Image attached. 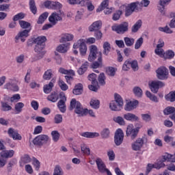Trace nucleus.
Here are the masks:
<instances>
[{
    "label": "nucleus",
    "mask_w": 175,
    "mask_h": 175,
    "mask_svg": "<svg viewBox=\"0 0 175 175\" xmlns=\"http://www.w3.org/2000/svg\"><path fill=\"white\" fill-rule=\"evenodd\" d=\"M46 39L44 36H40L33 40V43L36 44L35 51L37 53L36 61H38V59H42L44 54H46L44 51L45 46L44 42H46Z\"/></svg>",
    "instance_id": "nucleus-1"
},
{
    "label": "nucleus",
    "mask_w": 175,
    "mask_h": 175,
    "mask_svg": "<svg viewBox=\"0 0 175 175\" xmlns=\"http://www.w3.org/2000/svg\"><path fill=\"white\" fill-rule=\"evenodd\" d=\"M64 16H65L64 11L59 10L54 12L49 16V21L53 24V25H57L59 21H62Z\"/></svg>",
    "instance_id": "nucleus-2"
},
{
    "label": "nucleus",
    "mask_w": 175,
    "mask_h": 175,
    "mask_svg": "<svg viewBox=\"0 0 175 175\" xmlns=\"http://www.w3.org/2000/svg\"><path fill=\"white\" fill-rule=\"evenodd\" d=\"M142 128V126H137L136 129L133 126V124H129L126 127V135L127 137H130L131 140H135L137 137L139 131Z\"/></svg>",
    "instance_id": "nucleus-3"
},
{
    "label": "nucleus",
    "mask_w": 175,
    "mask_h": 175,
    "mask_svg": "<svg viewBox=\"0 0 175 175\" xmlns=\"http://www.w3.org/2000/svg\"><path fill=\"white\" fill-rule=\"evenodd\" d=\"M144 143H147V137H142L137 138L135 142L131 144V150L133 151H140L143 148Z\"/></svg>",
    "instance_id": "nucleus-4"
},
{
    "label": "nucleus",
    "mask_w": 175,
    "mask_h": 175,
    "mask_svg": "<svg viewBox=\"0 0 175 175\" xmlns=\"http://www.w3.org/2000/svg\"><path fill=\"white\" fill-rule=\"evenodd\" d=\"M73 49H79L81 55H85L87 54V45L85 44V40H79L77 43L74 44Z\"/></svg>",
    "instance_id": "nucleus-5"
},
{
    "label": "nucleus",
    "mask_w": 175,
    "mask_h": 175,
    "mask_svg": "<svg viewBox=\"0 0 175 175\" xmlns=\"http://www.w3.org/2000/svg\"><path fill=\"white\" fill-rule=\"evenodd\" d=\"M157 77L159 80H167L169 70L165 66H161L156 70Z\"/></svg>",
    "instance_id": "nucleus-6"
},
{
    "label": "nucleus",
    "mask_w": 175,
    "mask_h": 175,
    "mask_svg": "<svg viewBox=\"0 0 175 175\" xmlns=\"http://www.w3.org/2000/svg\"><path fill=\"white\" fill-rule=\"evenodd\" d=\"M129 23L124 22L119 25L112 26V31H115L117 33H125L128 31Z\"/></svg>",
    "instance_id": "nucleus-7"
},
{
    "label": "nucleus",
    "mask_w": 175,
    "mask_h": 175,
    "mask_svg": "<svg viewBox=\"0 0 175 175\" xmlns=\"http://www.w3.org/2000/svg\"><path fill=\"white\" fill-rule=\"evenodd\" d=\"M47 142H49V135H40L33 140V143L36 146H43Z\"/></svg>",
    "instance_id": "nucleus-8"
},
{
    "label": "nucleus",
    "mask_w": 175,
    "mask_h": 175,
    "mask_svg": "<svg viewBox=\"0 0 175 175\" xmlns=\"http://www.w3.org/2000/svg\"><path fill=\"white\" fill-rule=\"evenodd\" d=\"M4 88L5 90H10V91H13L14 92H17L20 88L17 85V80L11 79L8 83L4 85Z\"/></svg>",
    "instance_id": "nucleus-9"
},
{
    "label": "nucleus",
    "mask_w": 175,
    "mask_h": 175,
    "mask_svg": "<svg viewBox=\"0 0 175 175\" xmlns=\"http://www.w3.org/2000/svg\"><path fill=\"white\" fill-rule=\"evenodd\" d=\"M149 86L152 92L154 94H157L159 88H162V87H165V83L161 81H154L149 83Z\"/></svg>",
    "instance_id": "nucleus-10"
},
{
    "label": "nucleus",
    "mask_w": 175,
    "mask_h": 175,
    "mask_svg": "<svg viewBox=\"0 0 175 175\" xmlns=\"http://www.w3.org/2000/svg\"><path fill=\"white\" fill-rule=\"evenodd\" d=\"M122 142H124V132L121 129H118L115 133L114 143L116 146H121Z\"/></svg>",
    "instance_id": "nucleus-11"
},
{
    "label": "nucleus",
    "mask_w": 175,
    "mask_h": 175,
    "mask_svg": "<svg viewBox=\"0 0 175 175\" xmlns=\"http://www.w3.org/2000/svg\"><path fill=\"white\" fill-rule=\"evenodd\" d=\"M30 31L31 29H25L22 31H19L14 38L16 43H18L19 40L23 42H25V38H28Z\"/></svg>",
    "instance_id": "nucleus-12"
},
{
    "label": "nucleus",
    "mask_w": 175,
    "mask_h": 175,
    "mask_svg": "<svg viewBox=\"0 0 175 175\" xmlns=\"http://www.w3.org/2000/svg\"><path fill=\"white\" fill-rule=\"evenodd\" d=\"M136 10H138L135 2L128 4L127 6H125V16L129 17V16L132 15L133 12H136Z\"/></svg>",
    "instance_id": "nucleus-13"
},
{
    "label": "nucleus",
    "mask_w": 175,
    "mask_h": 175,
    "mask_svg": "<svg viewBox=\"0 0 175 175\" xmlns=\"http://www.w3.org/2000/svg\"><path fill=\"white\" fill-rule=\"evenodd\" d=\"M90 54L88 57V61L92 62L96 59V54H98V48L95 45H91L90 46Z\"/></svg>",
    "instance_id": "nucleus-14"
},
{
    "label": "nucleus",
    "mask_w": 175,
    "mask_h": 175,
    "mask_svg": "<svg viewBox=\"0 0 175 175\" xmlns=\"http://www.w3.org/2000/svg\"><path fill=\"white\" fill-rule=\"evenodd\" d=\"M88 109H84L81 103H77V107L75 109V113L78 114L80 117H83V116H87V112Z\"/></svg>",
    "instance_id": "nucleus-15"
},
{
    "label": "nucleus",
    "mask_w": 175,
    "mask_h": 175,
    "mask_svg": "<svg viewBox=\"0 0 175 175\" xmlns=\"http://www.w3.org/2000/svg\"><path fill=\"white\" fill-rule=\"evenodd\" d=\"M137 105H139L137 100L129 101L125 105L124 110L126 111H132V110H135L137 107Z\"/></svg>",
    "instance_id": "nucleus-16"
},
{
    "label": "nucleus",
    "mask_w": 175,
    "mask_h": 175,
    "mask_svg": "<svg viewBox=\"0 0 175 175\" xmlns=\"http://www.w3.org/2000/svg\"><path fill=\"white\" fill-rule=\"evenodd\" d=\"M45 8H47L48 9H61L62 8V5L59 3V2H55V1H46L44 3Z\"/></svg>",
    "instance_id": "nucleus-17"
},
{
    "label": "nucleus",
    "mask_w": 175,
    "mask_h": 175,
    "mask_svg": "<svg viewBox=\"0 0 175 175\" xmlns=\"http://www.w3.org/2000/svg\"><path fill=\"white\" fill-rule=\"evenodd\" d=\"M70 49V43L69 42H65L64 44H59L56 50L58 51V53H65L68 52V50Z\"/></svg>",
    "instance_id": "nucleus-18"
},
{
    "label": "nucleus",
    "mask_w": 175,
    "mask_h": 175,
    "mask_svg": "<svg viewBox=\"0 0 175 175\" xmlns=\"http://www.w3.org/2000/svg\"><path fill=\"white\" fill-rule=\"evenodd\" d=\"M62 98L57 103V106L62 113H65L66 111V106L65 105V102H66V96L65 95H61Z\"/></svg>",
    "instance_id": "nucleus-19"
},
{
    "label": "nucleus",
    "mask_w": 175,
    "mask_h": 175,
    "mask_svg": "<svg viewBox=\"0 0 175 175\" xmlns=\"http://www.w3.org/2000/svg\"><path fill=\"white\" fill-rule=\"evenodd\" d=\"M75 36L71 33H65L62 34L61 38L59 40L60 43H66V42H70L73 40Z\"/></svg>",
    "instance_id": "nucleus-20"
},
{
    "label": "nucleus",
    "mask_w": 175,
    "mask_h": 175,
    "mask_svg": "<svg viewBox=\"0 0 175 175\" xmlns=\"http://www.w3.org/2000/svg\"><path fill=\"white\" fill-rule=\"evenodd\" d=\"M96 163L100 173H106L107 168H106V165H105V163H103L102 159H96Z\"/></svg>",
    "instance_id": "nucleus-21"
},
{
    "label": "nucleus",
    "mask_w": 175,
    "mask_h": 175,
    "mask_svg": "<svg viewBox=\"0 0 175 175\" xmlns=\"http://www.w3.org/2000/svg\"><path fill=\"white\" fill-rule=\"evenodd\" d=\"M102 28V21H97L94 22L90 27L89 31L90 32H94L95 31H99Z\"/></svg>",
    "instance_id": "nucleus-22"
},
{
    "label": "nucleus",
    "mask_w": 175,
    "mask_h": 175,
    "mask_svg": "<svg viewBox=\"0 0 175 175\" xmlns=\"http://www.w3.org/2000/svg\"><path fill=\"white\" fill-rule=\"evenodd\" d=\"M124 120L126 121H131V122H136L139 121V118L137 116L132 113H127L124 115Z\"/></svg>",
    "instance_id": "nucleus-23"
},
{
    "label": "nucleus",
    "mask_w": 175,
    "mask_h": 175,
    "mask_svg": "<svg viewBox=\"0 0 175 175\" xmlns=\"http://www.w3.org/2000/svg\"><path fill=\"white\" fill-rule=\"evenodd\" d=\"M135 3L137 10H142L143 8H147L150 5V0H142L139 1L134 2Z\"/></svg>",
    "instance_id": "nucleus-24"
},
{
    "label": "nucleus",
    "mask_w": 175,
    "mask_h": 175,
    "mask_svg": "<svg viewBox=\"0 0 175 175\" xmlns=\"http://www.w3.org/2000/svg\"><path fill=\"white\" fill-rule=\"evenodd\" d=\"M8 135L14 140H21V137L17 131L10 128L8 129Z\"/></svg>",
    "instance_id": "nucleus-25"
},
{
    "label": "nucleus",
    "mask_w": 175,
    "mask_h": 175,
    "mask_svg": "<svg viewBox=\"0 0 175 175\" xmlns=\"http://www.w3.org/2000/svg\"><path fill=\"white\" fill-rule=\"evenodd\" d=\"M80 5L81 6H85L86 5L89 12H92L95 9V6L92 5V1L90 0H82L80 1Z\"/></svg>",
    "instance_id": "nucleus-26"
},
{
    "label": "nucleus",
    "mask_w": 175,
    "mask_h": 175,
    "mask_svg": "<svg viewBox=\"0 0 175 175\" xmlns=\"http://www.w3.org/2000/svg\"><path fill=\"white\" fill-rule=\"evenodd\" d=\"M81 136L87 137L88 139H95V137H99V134L96 132H84L81 133Z\"/></svg>",
    "instance_id": "nucleus-27"
},
{
    "label": "nucleus",
    "mask_w": 175,
    "mask_h": 175,
    "mask_svg": "<svg viewBox=\"0 0 175 175\" xmlns=\"http://www.w3.org/2000/svg\"><path fill=\"white\" fill-rule=\"evenodd\" d=\"M109 109H111L112 111H120V110H122V107L118 105L117 102L112 100L109 103Z\"/></svg>",
    "instance_id": "nucleus-28"
},
{
    "label": "nucleus",
    "mask_w": 175,
    "mask_h": 175,
    "mask_svg": "<svg viewBox=\"0 0 175 175\" xmlns=\"http://www.w3.org/2000/svg\"><path fill=\"white\" fill-rule=\"evenodd\" d=\"M90 105L92 109H94L95 110H98L99 107H100V101L99 100L93 98L91 99L90 102Z\"/></svg>",
    "instance_id": "nucleus-29"
},
{
    "label": "nucleus",
    "mask_w": 175,
    "mask_h": 175,
    "mask_svg": "<svg viewBox=\"0 0 175 175\" xmlns=\"http://www.w3.org/2000/svg\"><path fill=\"white\" fill-rule=\"evenodd\" d=\"M142 25H143V22L142 20H138L131 27V31L133 33H136V32H137V31L142 28Z\"/></svg>",
    "instance_id": "nucleus-30"
},
{
    "label": "nucleus",
    "mask_w": 175,
    "mask_h": 175,
    "mask_svg": "<svg viewBox=\"0 0 175 175\" xmlns=\"http://www.w3.org/2000/svg\"><path fill=\"white\" fill-rule=\"evenodd\" d=\"M1 158H12L14 155V150H4L0 153Z\"/></svg>",
    "instance_id": "nucleus-31"
},
{
    "label": "nucleus",
    "mask_w": 175,
    "mask_h": 175,
    "mask_svg": "<svg viewBox=\"0 0 175 175\" xmlns=\"http://www.w3.org/2000/svg\"><path fill=\"white\" fill-rule=\"evenodd\" d=\"M83 92V84L78 83L75 85L74 90H72V93L74 95H81Z\"/></svg>",
    "instance_id": "nucleus-32"
},
{
    "label": "nucleus",
    "mask_w": 175,
    "mask_h": 175,
    "mask_svg": "<svg viewBox=\"0 0 175 175\" xmlns=\"http://www.w3.org/2000/svg\"><path fill=\"white\" fill-rule=\"evenodd\" d=\"M103 54L105 55H109V53H110L111 50V46L110 45V43L109 42H105L103 45Z\"/></svg>",
    "instance_id": "nucleus-33"
},
{
    "label": "nucleus",
    "mask_w": 175,
    "mask_h": 175,
    "mask_svg": "<svg viewBox=\"0 0 175 175\" xmlns=\"http://www.w3.org/2000/svg\"><path fill=\"white\" fill-rule=\"evenodd\" d=\"M88 66H90V64L88 63V62H85L84 64H83L77 71L79 75H84V73L87 72Z\"/></svg>",
    "instance_id": "nucleus-34"
},
{
    "label": "nucleus",
    "mask_w": 175,
    "mask_h": 175,
    "mask_svg": "<svg viewBox=\"0 0 175 175\" xmlns=\"http://www.w3.org/2000/svg\"><path fill=\"white\" fill-rule=\"evenodd\" d=\"M88 66H90V64L88 63V62H85L84 64H83L77 71L79 75H84V73L87 72Z\"/></svg>",
    "instance_id": "nucleus-35"
},
{
    "label": "nucleus",
    "mask_w": 175,
    "mask_h": 175,
    "mask_svg": "<svg viewBox=\"0 0 175 175\" xmlns=\"http://www.w3.org/2000/svg\"><path fill=\"white\" fill-rule=\"evenodd\" d=\"M81 151L82 154H84L85 155H90V154H91V150L85 144H81Z\"/></svg>",
    "instance_id": "nucleus-36"
},
{
    "label": "nucleus",
    "mask_w": 175,
    "mask_h": 175,
    "mask_svg": "<svg viewBox=\"0 0 175 175\" xmlns=\"http://www.w3.org/2000/svg\"><path fill=\"white\" fill-rule=\"evenodd\" d=\"M52 136V140L57 143L59 140V137H61V134H59V132L58 131H53L51 133Z\"/></svg>",
    "instance_id": "nucleus-37"
},
{
    "label": "nucleus",
    "mask_w": 175,
    "mask_h": 175,
    "mask_svg": "<svg viewBox=\"0 0 175 175\" xmlns=\"http://www.w3.org/2000/svg\"><path fill=\"white\" fill-rule=\"evenodd\" d=\"M133 92L137 98H142L143 96V90L137 86L133 88Z\"/></svg>",
    "instance_id": "nucleus-38"
},
{
    "label": "nucleus",
    "mask_w": 175,
    "mask_h": 175,
    "mask_svg": "<svg viewBox=\"0 0 175 175\" xmlns=\"http://www.w3.org/2000/svg\"><path fill=\"white\" fill-rule=\"evenodd\" d=\"M163 58H164L165 59H172V58H174V51L172 50H168L164 52V55L163 56Z\"/></svg>",
    "instance_id": "nucleus-39"
},
{
    "label": "nucleus",
    "mask_w": 175,
    "mask_h": 175,
    "mask_svg": "<svg viewBox=\"0 0 175 175\" xmlns=\"http://www.w3.org/2000/svg\"><path fill=\"white\" fill-rule=\"evenodd\" d=\"M47 17H49V13L44 12L39 16L37 24H43V23H44V21H46L47 19Z\"/></svg>",
    "instance_id": "nucleus-40"
},
{
    "label": "nucleus",
    "mask_w": 175,
    "mask_h": 175,
    "mask_svg": "<svg viewBox=\"0 0 175 175\" xmlns=\"http://www.w3.org/2000/svg\"><path fill=\"white\" fill-rule=\"evenodd\" d=\"M114 99H115V100H113V101L116 102V103L118 104L119 106H120L121 107H122V106H124V100L122 99V97H121L120 96V94H115Z\"/></svg>",
    "instance_id": "nucleus-41"
},
{
    "label": "nucleus",
    "mask_w": 175,
    "mask_h": 175,
    "mask_svg": "<svg viewBox=\"0 0 175 175\" xmlns=\"http://www.w3.org/2000/svg\"><path fill=\"white\" fill-rule=\"evenodd\" d=\"M53 87H54L53 81H51L48 85H44V94H50L51 91L53 90Z\"/></svg>",
    "instance_id": "nucleus-42"
},
{
    "label": "nucleus",
    "mask_w": 175,
    "mask_h": 175,
    "mask_svg": "<svg viewBox=\"0 0 175 175\" xmlns=\"http://www.w3.org/2000/svg\"><path fill=\"white\" fill-rule=\"evenodd\" d=\"M59 72L62 75H71V76H75V71L73 70H66L64 68H59Z\"/></svg>",
    "instance_id": "nucleus-43"
},
{
    "label": "nucleus",
    "mask_w": 175,
    "mask_h": 175,
    "mask_svg": "<svg viewBox=\"0 0 175 175\" xmlns=\"http://www.w3.org/2000/svg\"><path fill=\"white\" fill-rule=\"evenodd\" d=\"M59 96L58 94L53 92L51 95L48 96L47 99L50 102L55 103L58 100Z\"/></svg>",
    "instance_id": "nucleus-44"
},
{
    "label": "nucleus",
    "mask_w": 175,
    "mask_h": 175,
    "mask_svg": "<svg viewBox=\"0 0 175 175\" xmlns=\"http://www.w3.org/2000/svg\"><path fill=\"white\" fill-rule=\"evenodd\" d=\"M124 43L126 44V46H127V47H131L132 46H133V44H135V40L133 38H131L129 37H125L124 38Z\"/></svg>",
    "instance_id": "nucleus-45"
},
{
    "label": "nucleus",
    "mask_w": 175,
    "mask_h": 175,
    "mask_svg": "<svg viewBox=\"0 0 175 175\" xmlns=\"http://www.w3.org/2000/svg\"><path fill=\"white\" fill-rule=\"evenodd\" d=\"M166 100L168 102H175V91L170 92L165 96Z\"/></svg>",
    "instance_id": "nucleus-46"
},
{
    "label": "nucleus",
    "mask_w": 175,
    "mask_h": 175,
    "mask_svg": "<svg viewBox=\"0 0 175 175\" xmlns=\"http://www.w3.org/2000/svg\"><path fill=\"white\" fill-rule=\"evenodd\" d=\"M29 8L33 14H35L38 12V8H36V5L35 4V0H30Z\"/></svg>",
    "instance_id": "nucleus-47"
},
{
    "label": "nucleus",
    "mask_w": 175,
    "mask_h": 175,
    "mask_svg": "<svg viewBox=\"0 0 175 175\" xmlns=\"http://www.w3.org/2000/svg\"><path fill=\"white\" fill-rule=\"evenodd\" d=\"M161 159L158 161L157 162L154 163V169H157V170H159V169H162L165 167V163H163Z\"/></svg>",
    "instance_id": "nucleus-48"
},
{
    "label": "nucleus",
    "mask_w": 175,
    "mask_h": 175,
    "mask_svg": "<svg viewBox=\"0 0 175 175\" xmlns=\"http://www.w3.org/2000/svg\"><path fill=\"white\" fill-rule=\"evenodd\" d=\"M98 62H95L92 64L93 69H98L102 65V53H100V57L98 59Z\"/></svg>",
    "instance_id": "nucleus-49"
},
{
    "label": "nucleus",
    "mask_w": 175,
    "mask_h": 175,
    "mask_svg": "<svg viewBox=\"0 0 175 175\" xmlns=\"http://www.w3.org/2000/svg\"><path fill=\"white\" fill-rule=\"evenodd\" d=\"M53 76V70L51 69L47 70L43 75L44 80H50Z\"/></svg>",
    "instance_id": "nucleus-50"
},
{
    "label": "nucleus",
    "mask_w": 175,
    "mask_h": 175,
    "mask_svg": "<svg viewBox=\"0 0 175 175\" xmlns=\"http://www.w3.org/2000/svg\"><path fill=\"white\" fill-rule=\"evenodd\" d=\"M173 113H175L174 107H167L163 110V113L165 116H169V114H173Z\"/></svg>",
    "instance_id": "nucleus-51"
},
{
    "label": "nucleus",
    "mask_w": 175,
    "mask_h": 175,
    "mask_svg": "<svg viewBox=\"0 0 175 175\" xmlns=\"http://www.w3.org/2000/svg\"><path fill=\"white\" fill-rule=\"evenodd\" d=\"M100 135L103 139H109L110 137V130L109 129H104L101 131Z\"/></svg>",
    "instance_id": "nucleus-52"
},
{
    "label": "nucleus",
    "mask_w": 175,
    "mask_h": 175,
    "mask_svg": "<svg viewBox=\"0 0 175 175\" xmlns=\"http://www.w3.org/2000/svg\"><path fill=\"white\" fill-rule=\"evenodd\" d=\"M58 85L59 87L61 88L62 91H66L68 88H69L68 85H66V83L64 81H63L62 79H59Z\"/></svg>",
    "instance_id": "nucleus-53"
},
{
    "label": "nucleus",
    "mask_w": 175,
    "mask_h": 175,
    "mask_svg": "<svg viewBox=\"0 0 175 175\" xmlns=\"http://www.w3.org/2000/svg\"><path fill=\"white\" fill-rule=\"evenodd\" d=\"M146 95L147 98H149V99L152 102H155L156 103H158V98H157L155 95H153L152 94H151L150 91H146Z\"/></svg>",
    "instance_id": "nucleus-54"
},
{
    "label": "nucleus",
    "mask_w": 175,
    "mask_h": 175,
    "mask_svg": "<svg viewBox=\"0 0 175 175\" xmlns=\"http://www.w3.org/2000/svg\"><path fill=\"white\" fill-rule=\"evenodd\" d=\"M23 107H24V103H17L15 105V110L16 111V114H19L23 111Z\"/></svg>",
    "instance_id": "nucleus-55"
},
{
    "label": "nucleus",
    "mask_w": 175,
    "mask_h": 175,
    "mask_svg": "<svg viewBox=\"0 0 175 175\" xmlns=\"http://www.w3.org/2000/svg\"><path fill=\"white\" fill-rule=\"evenodd\" d=\"M107 155L109 161H114V159H116V154L114 153V151L111 149L107 150Z\"/></svg>",
    "instance_id": "nucleus-56"
},
{
    "label": "nucleus",
    "mask_w": 175,
    "mask_h": 175,
    "mask_svg": "<svg viewBox=\"0 0 175 175\" xmlns=\"http://www.w3.org/2000/svg\"><path fill=\"white\" fill-rule=\"evenodd\" d=\"M113 121L117 124H119V125H125V120H124V118L121 116L113 118Z\"/></svg>",
    "instance_id": "nucleus-57"
},
{
    "label": "nucleus",
    "mask_w": 175,
    "mask_h": 175,
    "mask_svg": "<svg viewBox=\"0 0 175 175\" xmlns=\"http://www.w3.org/2000/svg\"><path fill=\"white\" fill-rule=\"evenodd\" d=\"M96 75L92 73L88 76V80L92 82V84H98V81L96 80Z\"/></svg>",
    "instance_id": "nucleus-58"
},
{
    "label": "nucleus",
    "mask_w": 175,
    "mask_h": 175,
    "mask_svg": "<svg viewBox=\"0 0 175 175\" xmlns=\"http://www.w3.org/2000/svg\"><path fill=\"white\" fill-rule=\"evenodd\" d=\"M98 83L101 85H105L106 84V82L105 80H106V77L105 76L104 73H100V75L98 77Z\"/></svg>",
    "instance_id": "nucleus-59"
},
{
    "label": "nucleus",
    "mask_w": 175,
    "mask_h": 175,
    "mask_svg": "<svg viewBox=\"0 0 175 175\" xmlns=\"http://www.w3.org/2000/svg\"><path fill=\"white\" fill-rule=\"evenodd\" d=\"M77 103H80V102L76 100V98H72L70 104V110L72 111L73 109H75L77 107Z\"/></svg>",
    "instance_id": "nucleus-60"
},
{
    "label": "nucleus",
    "mask_w": 175,
    "mask_h": 175,
    "mask_svg": "<svg viewBox=\"0 0 175 175\" xmlns=\"http://www.w3.org/2000/svg\"><path fill=\"white\" fill-rule=\"evenodd\" d=\"M19 25L23 29H27V28H29V27H31V23L25 21H19Z\"/></svg>",
    "instance_id": "nucleus-61"
},
{
    "label": "nucleus",
    "mask_w": 175,
    "mask_h": 175,
    "mask_svg": "<svg viewBox=\"0 0 175 175\" xmlns=\"http://www.w3.org/2000/svg\"><path fill=\"white\" fill-rule=\"evenodd\" d=\"M159 31H160V32H165V33H173V31H172L168 26L164 27H159Z\"/></svg>",
    "instance_id": "nucleus-62"
},
{
    "label": "nucleus",
    "mask_w": 175,
    "mask_h": 175,
    "mask_svg": "<svg viewBox=\"0 0 175 175\" xmlns=\"http://www.w3.org/2000/svg\"><path fill=\"white\" fill-rule=\"evenodd\" d=\"M25 17V14L20 12L13 17L14 21H18V20H23Z\"/></svg>",
    "instance_id": "nucleus-63"
},
{
    "label": "nucleus",
    "mask_w": 175,
    "mask_h": 175,
    "mask_svg": "<svg viewBox=\"0 0 175 175\" xmlns=\"http://www.w3.org/2000/svg\"><path fill=\"white\" fill-rule=\"evenodd\" d=\"M53 175H64V172H62V169L59 165H57L55 167Z\"/></svg>",
    "instance_id": "nucleus-64"
}]
</instances>
